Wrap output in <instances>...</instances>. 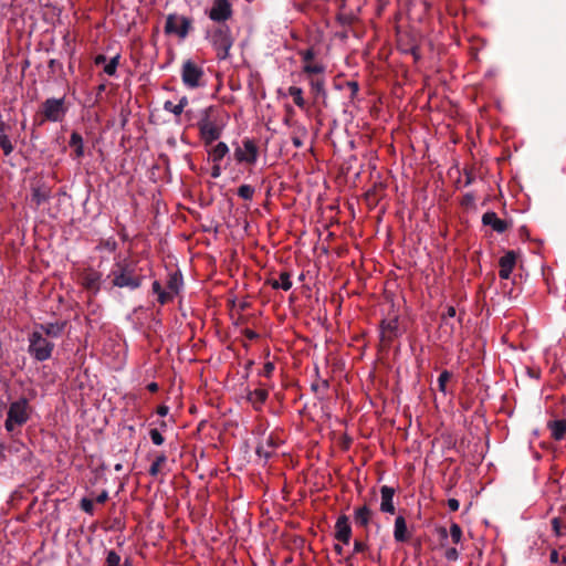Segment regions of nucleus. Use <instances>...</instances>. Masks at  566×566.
I'll return each mask as SVG.
<instances>
[{"instance_id": "obj_1", "label": "nucleus", "mask_w": 566, "mask_h": 566, "mask_svg": "<svg viewBox=\"0 0 566 566\" xmlns=\"http://www.w3.org/2000/svg\"><path fill=\"white\" fill-rule=\"evenodd\" d=\"M107 279L112 287L135 291L143 285L145 275L136 260L118 256L115 258Z\"/></svg>"}, {"instance_id": "obj_2", "label": "nucleus", "mask_w": 566, "mask_h": 566, "mask_svg": "<svg viewBox=\"0 0 566 566\" xmlns=\"http://www.w3.org/2000/svg\"><path fill=\"white\" fill-rule=\"evenodd\" d=\"M206 39L213 48L219 61H224L230 57V50L234 43V38L228 25L219 24L207 30Z\"/></svg>"}, {"instance_id": "obj_3", "label": "nucleus", "mask_w": 566, "mask_h": 566, "mask_svg": "<svg viewBox=\"0 0 566 566\" xmlns=\"http://www.w3.org/2000/svg\"><path fill=\"white\" fill-rule=\"evenodd\" d=\"M216 108L209 106L199 112L198 128L205 144L209 145L219 139L221 127L214 120Z\"/></svg>"}, {"instance_id": "obj_4", "label": "nucleus", "mask_w": 566, "mask_h": 566, "mask_svg": "<svg viewBox=\"0 0 566 566\" xmlns=\"http://www.w3.org/2000/svg\"><path fill=\"white\" fill-rule=\"evenodd\" d=\"M28 353L36 361H45L52 357L54 343L48 337L41 336L40 333L32 331L29 335Z\"/></svg>"}, {"instance_id": "obj_5", "label": "nucleus", "mask_w": 566, "mask_h": 566, "mask_svg": "<svg viewBox=\"0 0 566 566\" xmlns=\"http://www.w3.org/2000/svg\"><path fill=\"white\" fill-rule=\"evenodd\" d=\"M30 417V406L25 398L11 402L4 422L7 431L12 432L17 427L23 426Z\"/></svg>"}, {"instance_id": "obj_6", "label": "nucleus", "mask_w": 566, "mask_h": 566, "mask_svg": "<svg viewBox=\"0 0 566 566\" xmlns=\"http://www.w3.org/2000/svg\"><path fill=\"white\" fill-rule=\"evenodd\" d=\"M67 107L65 106L64 97L61 98H48L42 103L41 106V115L42 119L40 124H43L45 120L49 122H62L66 115Z\"/></svg>"}, {"instance_id": "obj_7", "label": "nucleus", "mask_w": 566, "mask_h": 566, "mask_svg": "<svg viewBox=\"0 0 566 566\" xmlns=\"http://www.w3.org/2000/svg\"><path fill=\"white\" fill-rule=\"evenodd\" d=\"M205 71L191 60H186L181 66V81L189 90L203 86Z\"/></svg>"}, {"instance_id": "obj_8", "label": "nucleus", "mask_w": 566, "mask_h": 566, "mask_svg": "<svg viewBox=\"0 0 566 566\" xmlns=\"http://www.w3.org/2000/svg\"><path fill=\"white\" fill-rule=\"evenodd\" d=\"M233 156L237 163L253 166L258 161L259 148L254 140L244 138L242 144L235 147Z\"/></svg>"}, {"instance_id": "obj_9", "label": "nucleus", "mask_w": 566, "mask_h": 566, "mask_svg": "<svg viewBox=\"0 0 566 566\" xmlns=\"http://www.w3.org/2000/svg\"><path fill=\"white\" fill-rule=\"evenodd\" d=\"M191 29V20L184 15L169 14L166 19L165 32L167 34H176L180 39H185Z\"/></svg>"}, {"instance_id": "obj_10", "label": "nucleus", "mask_w": 566, "mask_h": 566, "mask_svg": "<svg viewBox=\"0 0 566 566\" xmlns=\"http://www.w3.org/2000/svg\"><path fill=\"white\" fill-rule=\"evenodd\" d=\"M80 280H81V284L82 286L91 292L92 294H97L101 290V283H102V274L92 269V268H87V269H84L81 274H80Z\"/></svg>"}, {"instance_id": "obj_11", "label": "nucleus", "mask_w": 566, "mask_h": 566, "mask_svg": "<svg viewBox=\"0 0 566 566\" xmlns=\"http://www.w3.org/2000/svg\"><path fill=\"white\" fill-rule=\"evenodd\" d=\"M208 15L217 23L226 22L232 15L231 3L228 0H214Z\"/></svg>"}, {"instance_id": "obj_12", "label": "nucleus", "mask_w": 566, "mask_h": 566, "mask_svg": "<svg viewBox=\"0 0 566 566\" xmlns=\"http://www.w3.org/2000/svg\"><path fill=\"white\" fill-rule=\"evenodd\" d=\"M335 539L348 545L352 537V526L347 515H340L337 517L335 523Z\"/></svg>"}, {"instance_id": "obj_13", "label": "nucleus", "mask_w": 566, "mask_h": 566, "mask_svg": "<svg viewBox=\"0 0 566 566\" xmlns=\"http://www.w3.org/2000/svg\"><path fill=\"white\" fill-rule=\"evenodd\" d=\"M65 323L54 322L36 325L33 331L52 340L62 335Z\"/></svg>"}, {"instance_id": "obj_14", "label": "nucleus", "mask_w": 566, "mask_h": 566, "mask_svg": "<svg viewBox=\"0 0 566 566\" xmlns=\"http://www.w3.org/2000/svg\"><path fill=\"white\" fill-rule=\"evenodd\" d=\"M516 263V254L514 251H507L499 260V276L503 280L510 279Z\"/></svg>"}, {"instance_id": "obj_15", "label": "nucleus", "mask_w": 566, "mask_h": 566, "mask_svg": "<svg viewBox=\"0 0 566 566\" xmlns=\"http://www.w3.org/2000/svg\"><path fill=\"white\" fill-rule=\"evenodd\" d=\"M482 223L491 227L497 233H503L509 228V223L505 220L500 219L493 211H488L482 216Z\"/></svg>"}, {"instance_id": "obj_16", "label": "nucleus", "mask_w": 566, "mask_h": 566, "mask_svg": "<svg viewBox=\"0 0 566 566\" xmlns=\"http://www.w3.org/2000/svg\"><path fill=\"white\" fill-rule=\"evenodd\" d=\"M395 489L388 485H382L380 489V511L384 513L394 514L396 509L394 505Z\"/></svg>"}, {"instance_id": "obj_17", "label": "nucleus", "mask_w": 566, "mask_h": 566, "mask_svg": "<svg viewBox=\"0 0 566 566\" xmlns=\"http://www.w3.org/2000/svg\"><path fill=\"white\" fill-rule=\"evenodd\" d=\"M410 534L407 528V523L403 516L399 515L395 520L394 538L398 543H405L409 539Z\"/></svg>"}, {"instance_id": "obj_18", "label": "nucleus", "mask_w": 566, "mask_h": 566, "mask_svg": "<svg viewBox=\"0 0 566 566\" xmlns=\"http://www.w3.org/2000/svg\"><path fill=\"white\" fill-rule=\"evenodd\" d=\"M371 511L368 506L363 505L354 511V522L356 525L367 527L371 520Z\"/></svg>"}, {"instance_id": "obj_19", "label": "nucleus", "mask_w": 566, "mask_h": 566, "mask_svg": "<svg viewBox=\"0 0 566 566\" xmlns=\"http://www.w3.org/2000/svg\"><path fill=\"white\" fill-rule=\"evenodd\" d=\"M547 427L551 431V436L554 440H562L566 433V420H553L547 423Z\"/></svg>"}, {"instance_id": "obj_20", "label": "nucleus", "mask_w": 566, "mask_h": 566, "mask_svg": "<svg viewBox=\"0 0 566 566\" xmlns=\"http://www.w3.org/2000/svg\"><path fill=\"white\" fill-rule=\"evenodd\" d=\"M276 442L272 436H269L265 438L256 448V454L259 457H263L265 459H269L276 448Z\"/></svg>"}, {"instance_id": "obj_21", "label": "nucleus", "mask_w": 566, "mask_h": 566, "mask_svg": "<svg viewBox=\"0 0 566 566\" xmlns=\"http://www.w3.org/2000/svg\"><path fill=\"white\" fill-rule=\"evenodd\" d=\"M326 67L321 62H308L303 64L302 71L307 76V80L311 77L321 76L325 72Z\"/></svg>"}, {"instance_id": "obj_22", "label": "nucleus", "mask_w": 566, "mask_h": 566, "mask_svg": "<svg viewBox=\"0 0 566 566\" xmlns=\"http://www.w3.org/2000/svg\"><path fill=\"white\" fill-rule=\"evenodd\" d=\"M381 338L390 340L394 336H396V331L398 328L397 318L385 319L381 322Z\"/></svg>"}, {"instance_id": "obj_23", "label": "nucleus", "mask_w": 566, "mask_h": 566, "mask_svg": "<svg viewBox=\"0 0 566 566\" xmlns=\"http://www.w3.org/2000/svg\"><path fill=\"white\" fill-rule=\"evenodd\" d=\"M268 395L269 394L265 389L258 388L249 392L248 400L253 405L255 409H260L268 399Z\"/></svg>"}, {"instance_id": "obj_24", "label": "nucleus", "mask_w": 566, "mask_h": 566, "mask_svg": "<svg viewBox=\"0 0 566 566\" xmlns=\"http://www.w3.org/2000/svg\"><path fill=\"white\" fill-rule=\"evenodd\" d=\"M308 84L315 97H326L325 80L323 76L308 78Z\"/></svg>"}, {"instance_id": "obj_25", "label": "nucleus", "mask_w": 566, "mask_h": 566, "mask_svg": "<svg viewBox=\"0 0 566 566\" xmlns=\"http://www.w3.org/2000/svg\"><path fill=\"white\" fill-rule=\"evenodd\" d=\"M70 146L74 148L76 158H82L84 156L83 138L77 132H73L71 134Z\"/></svg>"}, {"instance_id": "obj_26", "label": "nucleus", "mask_w": 566, "mask_h": 566, "mask_svg": "<svg viewBox=\"0 0 566 566\" xmlns=\"http://www.w3.org/2000/svg\"><path fill=\"white\" fill-rule=\"evenodd\" d=\"M228 153H229V147L227 146V144L223 142H220L216 146L212 147L209 155L213 163H219L224 158V156Z\"/></svg>"}, {"instance_id": "obj_27", "label": "nucleus", "mask_w": 566, "mask_h": 566, "mask_svg": "<svg viewBox=\"0 0 566 566\" xmlns=\"http://www.w3.org/2000/svg\"><path fill=\"white\" fill-rule=\"evenodd\" d=\"M271 286L275 290L282 289L284 291H289L292 287L291 275L287 272H282L279 276V280H273L271 282Z\"/></svg>"}, {"instance_id": "obj_28", "label": "nucleus", "mask_w": 566, "mask_h": 566, "mask_svg": "<svg viewBox=\"0 0 566 566\" xmlns=\"http://www.w3.org/2000/svg\"><path fill=\"white\" fill-rule=\"evenodd\" d=\"M166 462L167 457L165 453L157 454L149 468V474L151 476H157L163 471V467L166 464Z\"/></svg>"}, {"instance_id": "obj_29", "label": "nucleus", "mask_w": 566, "mask_h": 566, "mask_svg": "<svg viewBox=\"0 0 566 566\" xmlns=\"http://www.w3.org/2000/svg\"><path fill=\"white\" fill-rule=\"evenodd\" d=\"M182 286V277L178 273H172L169 275L167 287L172 295H177Z\"/></svg>"}, {"instance_id": "obj_30", "label": "nucleus", "mask_w": 566, "mask_h": 566, "mask_svg": "<svg viewBox=\"0 0 566 566\" xmlns=\"http://www.w3.org/2000/svg\"><path fill=\"white\" fill-rule=\"evenodd\" d=\"M49 199V190L45 188H33L32 189V202L40 207L43 202H45Z\"/></svg>"}, {"instance_id": "obj_31", "label": "nucleus", "mask_w": 566, "mask_h": 566, "mask_svg": "<svg viewBox=\"0 0 566 566\" xmlns=\"http://www.w3.org/2000/svg\"><path fill=\"white\" fill-rule=\"evenodd\" d=\"M0 147L3 150V154L6 156H9L13 150V146H12L8 135L4 133L3 123L0 124Z\"/></svg>"}, {"instance_id": "obj_32", "label": "nucleus", "mask_w": 566, "mask_h": 566, "mask_svg": "<svg viewBox=\"0 0 566 566\" xmlns=\"http://www.w3.org/2000/svg\"><path fill=\"white\" fill-rule=\"evenodd\" d=\"M95 249L97 251H107L109 253H113L117 249V242L113 237H109L107 239H101Z\"/></svg>"}, {"instance_id": "obj_33", "label": "nucleus", "mask_w": 566, "mask_h": 566, "mask_svg": "<svg viewBox=\"0 0 566 566\" xmlns=\"http://www.w3.org/2000/svg\"><path fill=\"white\" fill-rule=\"evenodd\" d=\"M289 95L293 97V101L296 106L300 108L305 107V101L303 98V90L298 86H290L289 87Z\"/></svg>"}, {"instance_id": "obj_34", "label": "nucleus", "mask_w": 566, "mask_h": 566, "mask_svg": "<svg viewBox=\"0 0 566 566\" xmlns=\"http://www.w3.org/2000/svg\"><path fill=\"white\" fill-rule=\"evenodd\" d=\"M449 535L451 537L452 543L459 544L462 539V530L459 524L452 523L450 525Z\"/></svg>"}, {"instance_id": "obj_35", "label": "nucleus", "mask_w": 566, "mask_h": 566, "mask_svg": "<svg viewBox=\"0 0 566 566\" xmlns=\"http://www.w3.org/2000/svg\"><path fill=\"white\" fill-rule=\"evenodd\" d=\"M119 59H120V56L117 54L114 57H112L108 63L105 64L104 72L107 75H109V76L115 75L117 66L119 64Z\"/></svg>"}, {"instance_id": "obj_36", "label": "nucleus", "mask_w": 566, "mask_h": 566, "mask_svg": "<svg viewBox=\"0 0 566 566\" xmlns=\"http://www.w3.org/2000/svg\"><path fill=\"white\" fill-rule=\"evenodd\" d=\"M254 195V188L250 185H241L238 188V196L244 200H251Z\"/></svg>"}, {"instance_id": "obj_37", "label": "nucleus", "mask_w": 566, "mask_h": 566, "mask_svg": "<svg viewBox=\"0 0 566 566\" xmlns=\"http://www.w3.org/2000/svg\"><path fill=\"white\" fill-rule=\"evenodd\" d=\"M122 558L115 551H108L105 559V566H120Z\"/></svg>"}, {"instance_id": "obj_38", "label": "nucleus", "mask_w": 566, "mask_h": 566, "mask_svg": "<svg viewBox=\"0 0 566 566\" xmlns=\"http://www.w3.org/2000/svg\"><path fill=\"white\" fill-rule=\"evenodd\" d=\"M164 109L166 112H169V113L174 114L176 117H180L184 114V112L179 107V105L178 104H174L171 101H166L164 103Z\"/></svg>"}, {"instance_id": "obj_39", "label": "nucleus", "mask_w": 566, "mask_h": 566, "mask_svg": "<svg viewBox=\"0 0 566 566\" xmlns=\"http://www.w3.org/2000/svg\"><path fill=\"white\" fill-rule=\"evenodd\" d=\"M450 378H451V373H449L448 370H443L439 375L438 387H439L440 391L446 392L447 382L450 380Z\"/></svg>"}, {"instance_id": "obj_40", "label": "nucleus", "mask_w": 566, "mask_h": 566, "mask_svg": "<svg viewBox=\"0 0 566 566\" xmlns=\"http://www.w3.org/2000/svg\"><path fill=\"white\" fill-rule=\"evenodd\" d=\"M552 526H553V531L555 533L556 536H563L564 535V530L565 526L563 525V522L559 517H554L552 520Z\"/></svg>"}, {"instance_id": "obj_41", "label": "nucleus", "mask_w": 566, "mask_h": 566, "mask_svg": "<svg viewBox=\"0 0 566 566\" xmlns=\"http://www.w3.org/2000/svg\"><path fill=\"white\" fill-rule=\"evenodd\" d=\"M80 506H81V509H82L85 513H87V514H90V515H93V513H94V504H93V501H92L91 499L83 497V499L81 500Z\"/></svg>"}, {"instance_id": "obj_42", "label": "nucleus", "mask_w": 566, "mask_h": 566, "mask_svg": "<svg viewBox=\"0 0 566 566\" xmlns=\"http://www.w3.org/2000/svg\"><path fill=\"white\" fill-rule=\"evenodd\" d=\"M298 54L302 59L303 64L313 62L315 57V51L312 48L304 51H300Z\"/></svg>"}, {"instance_id": "obj_43", "label": "nucleus", "mask_w": 566, "mask_h": 566, "mask_svg": "<svg viewBox=\"0 0 566 566\" xmlns=\"http://www.w3.org/2000/svg\"><path fill=\"white\" fill-rule=\"evenodd\" d=\"M149 436H150L153 443L156 446H161L165 441L163 434L159 432L158 429H151L149 431Z\"/></svg>"}, {"instance_id": "obj_44", "label": "nucleus", "mask_w": 566, "mask_h": 566, "mask_svg": "<svg viewBox=\"0 0 566 566\" xmlns=\"http://www.w3.org/2000/svg\"><path fill=\"white\" fill-rule=\"evenodd\" d=\"M300 135L297 134H294L292 136V143L293 145L296 147V148H301L303 146V139L302 137H304L306 135V129L304 127L300 128Z\"/></svg>"}, {"instance_id": "obj_45", "label": "nucleus", "mask_w": 566, "mask_h": 566, "mask_svg": "<svg viewBox=\"0 0 566 566\" xmlns=\"http://www.w3.org/2000/svg\"><path fill=\"white\" fill-rule=\"evenodd\" d=\"M158 302L164 305L172 301L174 296L171 292L163 290L158 295Z\"/></svg>"}, {"instance_id": "obj_46", "label": "nucleus", "mask_w": 566, "mask_h": 566, "mask_svg": "<svg viewBox=\"0 0 566 566\" xmlns=\"http://www.w3.org/2000/svg\"><path fill=\"white\" fill-rule=\"evenodd\" d=\"M444 557L449 562H455L459 558V552L455 547H449L444 552Z\"/></svg>"}, {"instance_id": "obj_47", "label": "nucleus", "mask_w": 566, "mask_h": 566, "mask_svg": "<svg viewBox=\"0 0 566 566\" xmlns=\"http://www.w3.org/2000/svg\"><path fill=\"white\" fill-rule=\"evenodd\" d=\"M549 562H551L552 566H555L562 562V558L556 549H553L551 552Z\"/></svg>"}, {"instance_id": "obj_48", "label": "nucleus", "mask_w": 566, "mask_h": 566, "mask_svg": "<svg viewBox=\"0 0 566 566\" xmlns=\"http://www.w3.org/2000/svg\"><path fill=\"white\" fill-rule=\"evenodd\" d=\"M367 548V545L360 541H355L354 542V554H358V553H363L365 552Z\"/></svg>"}, {"instance_id": "obj_49", "label": "nucleus", "mask_w": 566, "mask_h": 566, "mask_svg": "<svg viewBox=\"0 0 566 566\" xmlns=\"http://www.w3.org/2000/svg\"><path fill=\"white\" fill-rule=\"evenodd\" d=\"M448 507L450 511L455 512L460 507V503L457 499H449L448 500Z\"/></svg>"}, {"instance_id": "obj_50", "label": "nucleus", "mask_w": 566, "mask_h": 566, "mask_svg": "<svg viewBox=\"0 0 566 566\" xmlns=\"http://www.w3.org/2000/svg\"><path fill=\"white\" fill-rule=\"evenodd\" d=\"M457 314L454 306H448L447 312L443 314L442 318L446 321L448 317H454Z\"/></svg>"}, {"instance_id": "obj_51", "label": "nucleus", "mask_w": 566, "mask_h": 566, "mask_svg": "<svg viewBox=\"0 0 566 566\" xmlns=\"http://www.w3.org/2000/svg\"><path fill=\"white\" fill-rule=\"evenodd\" d=\"M108 499V493L107 491H103L101 494H98L95 499V501L99 504H103L107 501Z\"/></svg>"}, {"instance_id": "obj_52", "label": "nucleus", "mask_w": 566, "mask_h": 566, "mask_svg": "<svg viewBox=\"0 0 566 566\" xmlns=\"http://www.w3.org/2000/svg\"><path fill=\"white\" fill-rule=\"evenodd\" d=\"M244 335L247 338L251 340L256 339L259 337V334L252 329H245Z\"/></svg>"}, {"instance_id": "obj_53", "label": "nucleus", "mask_w": 566, "mask_h": 566, "mask_svg": "<svg viewBox=\"0 0 566 566\" xmlns=\"http://www.w3.org/2000/svg\"><path fill=\"white\" fill-rule=\"evenodd\" d=\"M151 290L154 294H159L164 289L161 287L160 283L158 281H154L151 285Z\"/></svg>"}, {"instance_id": "obj_54", "label": "nucleus", "mask_w": 566, "mask_h": 566, "mask_svg": "<svg viewBox=\"0 0 566 566\" xmlns=\"http://www.w3.org/2000/svg\"><path fill=\"white\" fill-rule=\"evenodd\" d=\"M437 533H438V535H439L442 539L447 538V537H448V535H449V533H448L447 528H446V527H443V526L438 527V528H437Z\"/></svg>"}, {"instance_id": "obj_55", "label": "nucleus", "mask_w": 566, "mask_h": 566, "mask_svg": "<svg viewBox=\"0 0 566 566\" xmlns=\"http://www.w3.org/2000/svg\"><path fill=\"white\" fill-rule=\"evenodd\" d=\"M168 411H169V408H168L167 406H164V405H163V406H159V407L157 408V413H158L159 416H161V417H165V416L168 413Z\"/></svg>"}, {"instance_id": "obj_56", "label": "nucleus", "mask_w": 566, "mask_h": 566, "mask_svg": "<svg viewBox=\"0 0 566 566\" xmlns=\"http://www.w3.org/2000/svg\"><path fill=\"white\" fill-rule=\"evenodd\" d=\"M274 370V365L272 363H266L264 365V374L266 376H270L272 374V371Z\"/></svg>"}, {"instance_id": "obj_57", "label": "nucleus", "mask_w": 566, "mask_h": 566, "mask_svg": "<svg viewBox=\"0 0 566 566\" xmlns=\"http://www.w3.org/2000/svg\"><path fill=\"white\" fill-rule=\"evenodd\" d=\"M177 104L182 109V112H185V108L188 105V97L187 96H182Z\"/></svg>"}, {"instance_id": "obj_58", "label": "nucleus", "mask_w": 566, "mask_h": 566, "mask_svg": "<svg viewBox=\"0 0 566 566\" xmlns=\"http://www.w3.org/2000/svg\"><path fill=\"white\" fill-rule=\"evenodd\" d=\"M96 65L104 64L106 62V56L103 54H98L94 60Z\"/></svg>"}, {"instance_id": "obj_59", "label": "nucleus", "mask_w": 566, "mask_h": 566, "mask_svg": "<svg viewBox=\"0 0 566 566\" xmlns=\"http://www.w3.org/2000/svg\"><path fill=\"white\" fill-rule=\"evenodd\" d=\"M147 389L150 392H156L158 390V384L157 382H150L147 385Z\"/></svg>"}, {"instance_id": "obj_60", "label": "nucleus", "mask_w": 566, "mask_h": 566, "mask_svg": "<svg viewBox=\"0 0 566 566\" xmlns=\"http://www.w3.org/2000/svg\"><path fill=\"white\" fill-rule=\"evenodd\" d=\"M334 549H335V552H336L338 555H342V554H343V547H342V545H339V544H335V545H334Z\"/></svg>"}, {"instance_id": "obj_61", "label": "nucleus", "mask_w": 566, "mask_h": 566, "mask_svg": "<svg viewBox=\"0 0 566 566\" xmlns=\"http://www.w3.org/2000/svg\"><path fill=\"white\" fill-rule=\"evenodd\" d=\"M184 113H185V117H186V119H187L188 122H190V120H191V117H192V111H191V109H188V111H186V112H184Z\"/></svg>"}, {"instance_id": "obj_62", "label": "nucleus", "mask_w": 566, "mask_h": 566, "mask_svg": "<svg viewBox=\"0 0 566 566\" xmlns=\"http://www.w3.org/2000/svg\"><path fill=\"white\" fill-rule=\"evenodd\" d=\"M120 566H134V565H133V563H132V560H130V559L126 558V559L124 560V563H120Z\"/></svg>"}, {"instance_id": "obj_63", "label": "nucleus", "mask_w": 566, "mask_h": 566, "mask_svg": "<svg viewBox=\"0 0 566 566\" xmlns=\"http://www.w3.org/2000/svg\"><path fill=\"white\" fill-rule=\"evenodd\" d=\"M220 175L219 168L214 167L212 171V177H218Z\"/></svg>"}, {"instance_id": "obj_64", "label": "nucleus", "mask_w": 566, "mask_h": 566, "mask_svg": "<svg viewBox=\"0 0 566 566\" xmlns=\"http://www.w3.org/2000/svg\"><path fill=\"white\" fill-rule=\"evenodd\" d=\"M555 566H566V558H565V557H563V558H562V562H560V563H558V564H557V565H555Z\"/></svg>"}]
</instances>
